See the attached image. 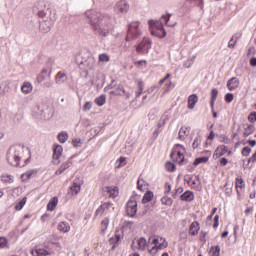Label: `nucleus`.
<instances>
[{"label": "nucleus", "mask_w": 256, "mask_h": 256, "mask_svg": "<svg viewBox=\"0 0 256 256\" xmlns=\"http://www.w3.org/2000/svg\"><path fill=\"white\" fill-rule=\"evenodd\" d=\"M87 23L91 25L96 35L100 37H107L110 31L115 29L113 24V17L107 13L98 12L95 10H87L85 13Z\"/></svg>", "instance_id": "1"}, {"label": "nucleus", "mask_w": 256, "mask_h": 256, "mask_svg": "<svg viewBox=\"0 0 256 256\" xmlns=\"http://www.w3.org/2000/svg\"><path fill=\"white\" fill-rule=\"evenodd\" d=\"M23 153H25V147L21 144L11 146L7 151V161L12 167H25L31 162V151H29V157L25 159L24 164H19V161L23 159Z\"/></svg>", "instance_id": "2"}, {"label": "nucleus", "mask_w": 256, "mask_h": 256, "mask_svg": "<svg viewBox=\"0 0 256 256\" xmlns=\"http://www.w3.org/2000/svg\"><path fill=\"white\" fill-rule=\"evenodd\" d=\"M170 19L171 14H167L162 15L161 21L149 20L148 25L151 35H153L154 37H158L159 39H164V37H167V31L165 30V27H163V23L167 27H174V25L169 24Z\"/></svg>", "instance_id": "3"}, {"label": "nucleus", "mask_w": 256, "mask_h": 256, "mask_svg": "<svg viewBox=\"0 0 256 256\" xmlns=\"http://www.w3.org/2000/svg\"><path fill=\"white\" fill-rule=\"evenodd\" d=\"M32 115L35 119L47 121L53 117V108L48 103H39L33 107Z\"/></svg>", "instance_id": "4"}, {"label": "nucleus", "mask_w": 256, "mask_h": 256, "mask_svg": "<svg viewBox=\"0 0 256 256\" xmlns=\"http://www.w3.org/2000/svg\"><path fill=\"white\" fill-rule=\"evenodd\" d=\"M33 13H34V15H38V17H40V19H45L48 21H52L54 23L57 19L55 17V10L45 7V2H38L33 7Z\"/></svg>", "instance_id": "5"}, {"label": "nucleus", "mask_w": 256, "mask_h": 256, "mask_svg": "<svg viewBox=\"0 0 256 256\" xmlns=\"http://www.w3.org/2000/svg\"><path fill=\"white\" fill-rule=\"evenodd\" d=\"M183 153H185V146L181 144H175L170 153V158L180 166L187 164L189 163V160L185 159V154Z\"/></svg>", "instance_id": "6"}, {"label": "nucleus", "mask_w": 256, "mask_h": 256, "mask_svg": "<svg viewBox=\"0 0 256 256\" xmlns=\"http://www.w3.org/2000/svg\"><path fill=\"white\" fill-rule=\"evenodd\" d=\"M141 37V30L139 29V22H132L128 25V30L126 34L125 41L129 43V41H135V39H139Z\"/></svg>", "instance_id": "7"}, {"label": "nucleus", "mask_w": 256, "mask_h": 256, "mask_svg": "<svg viewBox=\"0 0 256 256\" xmlns=\"http://www.w3.org/2000/svg\"><path fill=\"white\" fill-rule=\"evenodd\" d=\"M151 45H153L151 39L144 37L143 40L135 46L136 53L139 55H147V53H149V49H151Z\"/></svg>", "instance_id": "8"}, {"label": "nucleus", "mask_w": 256, "mask_h": 256, "mask_svg": "<svg viewBox=\"0 0 256 256\" xmlns=\"http://www.w3.org/2000/svg\"><path fill=\"white\" fill-rule=\"evenodd\" d=\"M133 197H138L136 192H133V196L127 203L126 213L128 217H135L137 215V200H134Z\"/></svg>", "instance_id": "9"}, {"label": "nucleus", "mask_w": 256, "mask_h": 256, "mask_svg": "<svg viewBox=\"0 0 256 256\" xmlns=\"http://www.w3.org/2000/svg\"><path fill=\"white\" fill-rule=\"evenodd\" d=\"M114 11L115 13H117L119 15V13L121 14H125L129 11V4L127 3L126 0H120L114 7Z\"/></svg>", "instance_id": "10"}, {"label": "nucleus", "mask_w": 256, "mask_h": 256, "mask_svg": "<svg viewBox=\"0 0 256 256\" xmlns=\"http://www.w3.org/2000/svg\"><path fill=\"white\" fill-rule=\"evenodd\" d=\"M160 241H162V242H158L157 246H153L152 249L149 250V253L151 255H155L157 253V251H161V249H167L168 243L165 240V238L160 237Z\"/></svg>", "instance_id": "11"}, {"label": "nucleus", "mask_w": 256, "mask_h": 256, "mask_svg": "<svg viewBox=\"0 0 256 256\" xmlns=\"http://www.w3.org/2000/svg\"><path fill=\"white\" fill-rule=\"evenodd\" d=\"M37 173H39V170L37 169H31L26 171L20 176V179L23 183H27L29 179H33V177H37Z\"/></svg>", "instance_id": "12"}, {"label": "nucleus", "mask_w": 256, "mask_h": 256, "mask_svg": "<svg viewBox=\"0 0 256 256\" xmlns=\"http://www.w3.org/2000/svg\"><path fill=\"white\" fill-rule=\"evenodd\" d=\"M53 23L50 20H45L43 18V21L40 22L39 29L42 31V33H49L51 31V27H53Z\"/></svg>", "instance_id": "13"}, {"label": "nucleus", "mask_w": 256, "mask_h": 256, "mask_svg": "<svg viewBox=\"0 0 256 256\" xmlns=\"http://www.w3.org/2000/svg\"><path fill=\"white\" fill-rule=\"evenodd\" d=\"M61 155H63V146L59 145V144H54L53 145V159L55 161H59V159H61Z\"/></svg>", "instance_id": "14"}, {"label": "nucleus", "mask_w": 256, "mask_h": 256, "mask_svg": "<svg viewBox=\"0 0 256 256\" xmlns=\"http://www.w3.org/2000/svg\"><path fill=\"white\" fill-rule=\"evenodd\" d=\"M227 89L230 91H235L239 87V79L237 77H232L227 81Z\"/></svg>", "instance_id": "15"}, {"label": "nucleus", "mask_w": 256, "mask_h": 256, "mask_svg": "<svg viewBox=\"0 0 256 256\" xmlns=\"http://www.w3.org/2000/svg\"><path fill=\"white\" fill-rule=\"evenodd\" d=\"M195 199V194L193 191L187 190L180 196L181 201H185L186 203H191Z\"/></svg>", "instance_id": "16"}, {"label": "nucleus", "mask_w": 256, "mask_h": 256, "mask_svg": "<svg viewBox=\"0 0 256 256\" xmlns=\"http://www.w3.org/2000/svg\"><path fill=\"white\" fill-rule=\"evenodd\" d=\"M199 229H201V226H199V222L194 221L190 224L188 233L192 237H195V235H198Z\"/></svg>", "instance_id": "17"}, {"label": "nucleus", "mask_w": 256, "mask_h": 256, "mask_svg": "<svg viewBox=\"0 0 256 256\" xmlns=\"http://www.w3.org/2000/svg\"><path fill=\"white\" fill-rule=\"evenodd\" d=\"M228 151H229V148H227L226 145H220L214 151V157L219 159V157H223V155H225V153H227Z\"/></svg>", "instance_id": "18"}, {"label": "nucleus", "mask_w": 256, "mask_h": 256, "mask_svg": "<svg viewBox=\"0 0 256 256\" xmlns=\"http://www.w3.org/2000/svg\"><path fill=\"white\" fill-rule=\"evenodd\" d=\"M110 97H117V96H121V95H125V88L119 84L115 90H112L109 92Z\"/></svg>", "instance_id": "19"}, {"label": "nucleus", "mask_w": 256, "mask_h": 256, "mask_svg": "<svg viewBox=\"0 0 256 256\" xmlns=\"http://www.w3.org/2000/svg\"><path fill=\"white\" fill-rule=\"evenodd\" d=\"M191 5H197V7H200V9H203L204 3H203V0H186V1L184 2L183 7H184L185 9H187V8H189Z\"/></svg>", "instance_id": "20"}, {"label": "nucleus", "mask_w": 256, "mask_h": 256, "mask_svg": "<svg viewBox=\"0 0 256 256\" xmlns=\"http://www.w3.org/2000/svg\"><path fill=\"white\" fill-rule=\"evenodd\" d=\"M95 69V58L89 56L88 58H84L83 68L85 69Z\"/></svg>", "instance_id": "21"}, {"label": "nucleus", "mask_w": 256, "mask_h": 256, "mask_svg": "<svg viewBox=\"0 0 256 256\" xmlns=\"http://www.w3.org/2000/svg\"><path fill=\"white\" fill-rule=\"evenodd\" d=\"M197 101H199V96H197V94H191L188 97V109H195V105H197Z\"/></svg>", "instance_id": "22"}, {"label": "nucleus", "mask_w": 256, "mask_h": 256, "mask_svg": "<svg viewBox=\"0 0 256 256\" xmlns=\"http://www.w3.org/2000/svg\"><path fill=\"white\" fill-rule=\"evenodd\" d=\"M241 33L237 32L236 34H234L231 39L228 42V48L229 49H233L235 47V45H237V41H239V39H241Z\"/></svg>", "instance_id": "23"}, {"label": "nucleus", "mask_w": 256, "mask_h": 256, "mask_svg": "<svg viewBox=\"0 0 256 256\" xmlns=\"http://www.w3.org/2000/svg\"><path fill=\"white\" fill-rule=\"evenodd\" d=\"M73 165V162H71L70 160L64 162L60 168L58 170H56L55 175H61L63 172L67 171V169H69V167H71Z\"/></svg>", "instance_id": "24"}, {"label": "nucleus", "mask_w": 256, "mask_h": 256, "mask_svg": "<svg viewBox=\"0 0 256 256\" xmlns=\"http://www.w3.org/2000/svg\"><path fill=\"white\" fill-rule=\"evenodd\" d=\"M211 98H210V107L211 109H213L215 107V101H217V97L219 95V90H217V88H213L211 90Z\"/></svg>", "instance_id": "25"}, {"label": "nucleus", "mask_w": 256, "mask_h": 256, "mask_svg": "<svg viewBox=\"0 0 256 256\" xmlns=\"http://www.w3.org/2000/svg\"><path fill=\"white\" fill-rule=\"evenodd\" d=\"M57 203H59V198H57L56 196L51 198L47 204V211H55Z\"/></svg>", "instance_id": "26"}, {"label": "nucleus", "mask_w": 256, "mask_h": 256, "mask_svg": "<svg viewBox=\"0 0 256 256\" xmlns=\"http://www.w3.org/2000/svg\"><path fill=\"white\" fill-rule=\"evenodd\" d=\"M106 193H109L110 197H117L119 193V187L117 186H107L105 187Z\"/></svg>", "instance_id": "27"}, {"label": "nucleus", "mask_w": 256, "mask_h": 256, "mask_svg": "<svg viewBox=\"0 0 256 256\" xmlns=\"http://www.w3.org/2000/svg\"><path fill=\"white\" fill-rule=\"evenodd\" d=\"M33 256H47V255H51V252H49L47 249H35L31 251Z\"/></svg>", "instance_id": "28"}, {"label": "nucleus", "mask_w": 256, "mask_h": 256, "mask_svg": "<svg viewBox=\"0 0 256 256\" xmlns=\"http://www.w3.org/2000/svg\"><path fill=\"white\" fill-rule=\"evenodd\" d=\"M155 195L153 194V191L148 190L145 192L143 198H142V203L145 205V203H150V201H153V197Z\"/></svg>", "instance_id": "29"}, {"label": "nucleus", "mask_w": 256, "mask_h": 256, "mask_svg": "<svg viewBox=\"0 0 256 256\" xmlns=\"http://www.w3.org/2000/svg\"><path fill=\"white\" fill-rule=\"evenodd\" d=\"M58 231H61L62 233H69V231H71V226L67 222H60L58 224Z\"/></svg>", "instance_id": "30"}, {"label": "nucleus", "mask_w": 256, "mask_h": 256, "mask_svg": "<svg viewBox=\"0 0 256 256\" xmlns=\"http://www.w3.org/2000/svg\"><path fill=\"white\" fill-rule=\"evenodd\" d=\"M253 133H255V126L251 124H246L243 132L244 137H249V135H253Z\"/></svg>", "instance_id": "31"}, {"label": "nucleus", "mask_w": 256, "mask_h": 256, "mask_svg": "<svg viewBox=\"0 0 256 256\" xmlns=\"http://www.w3.org/2000/svg\"><path fill=\"white\" fill-rule=\"evenodd\" d=\"M111 205V202H105L101 204L100 207L96 210L95 215H103L105 209H109Z\"/></svg>", "instance_id": "32"}, {"label": "nucleus", "mask_w": 256, "mask_h": 256, "mask_svg": "<svg viewBox=\"0 0 256 256\" xmlns=\"http://www.w3.org/2000/svg\"><path fill=\"white\" fill-rule=\"evenodd\" d=\"M22 93H25V95H29L31 91H33V86L29 82H24L21 86Z\"/></svg>", "instance_id": "33"}, {"label": "nucleus", "mask_w": 256, "mask_h": 256, "mask_svg": "<svg viewBox=\"0 0 256 256\" xmlns=\"http://www.w3.org/2000/svg\"><path fill=\"white\" fill-rule=\"evenodd\" d=\"M94 102L96 103V105H98V107H103V105L107 103V96L105 94H102L97 97Z\"/></svg>", "instance_id": "34"}, {"label": "nucleus", "mask_w": 256, "mask_h": 256, "mask_svg": "<svg viewBox=\"0 0 256 256\" xmlns=\"http://www.w3.org/2000/svg\"><path fill=\"white\" fill-rule=\"evenodd\" d=\"M57 139L59 143H66L67 139H69V134L66 131H62L57 135Z\"/></svg>", "instance_id": "35"}, {"label": "nucleus", "mask_w": 256, "mask_h": 256, "mask_svg": "<svg viewBox=\"0 0 256 256\" xmlns=\"http://www.w3.org/2000/svg\"><path fill=\"white\" fill-rule=\"evenodd\" d=\"M243 187H245V182L242 180V178H236V191L238 197L241 195V190L239 189H243Z\"/></svg>", "instance_id": "36"}, {"label": "nucleus", "mask_w": 256, "mask_h": 256, "mask_svg": "<svg viewBox=\"0 0 256 256\" xmlns=\"http://www.w3.org/2000/svg\"><path fill=\"white\" fill-rule=\"evenodd\" d=\"M209 161V156L197 157L194 160V167L201 165V163H207Z\"/></svg>", "instance_id": "37"}, {"label": "nucleus", "mask_w": 256, "mask_h": 256, "mask_svg": "<svg viewBox=\"0 0 256 256\" xmlns=\"http://www.w3.org/2000/svg\"><path fill=\"white\" fill-rule=\"evenodd\" d=\"M84 61H85V58H83V56H81V53L76 54V56H75V63H76V65L79 66L80 69H85L83 67Z\"/></svg>", "instance_id": "38"}, {"label": "nucleus", "mask_w": 256, "mask_h": 256, "mask_svg": "<svg viewBox=\"0 0 256 256\" xmlns=\"http://www.w3.org/2000/svg\"><path fill=\"white\" fill-rule=\"evenodd\" d=\"M67 79V74H65L64 72H58V74L56 75V83L57 84H61V83H65V80Z\"/></svg>", "instance_id": "39"}, {"label": "nucleus", "mask_w": 256, "mask_h": 256, "mask_svg": "<svg viewBox=\"0 0 256 256\" xmlns=\"http://www.w3.org/2000/svg\"><path fill=\"white\" fill-rule=\"evenodd\" d=\"M123 235H124V230H121V228H116L114 239H116V241L121 243V239H123Z\"/></svg>", "instance_id": "40"}, {"label": "nucleus", "mask_w": 256, "mask_h": 256, "mask_svg": "<svg viewBox=\"0 0 256 256\" xmlns=\"http://www.w3.org/2000/svg\"><path fill=\"white\" fill-rule=\"evenodd\" d=\"M201 141H203V136H201V134H197L193 141L192 148L197 149L199 145H201Z\"/></svg>", "instance_id": "41"}, {"label": "nucleus", "mask_w": 256, "mask_h": 256, "mask_svg": "<svg viewBox=\"0 0 256 256\" xmlns=\"http://www.w3.org/2000/svg\"><path fill=\"white\" fill-rule=\"evenodd\" d=\"M25 203H27V197H24L19 202H17L14 209L16 211H21V209H23V207H25Z\"/></svg>", "instance_id": "42"}, {"label": "nucleus", "mask_w": 256, "mask_h": 256, "mask_svg": "<svg viewBox=\"0 0 256 256\" xmlns=\"http://www.w3.org/2000/svg\"><path fill=\"white\" fill-rule=\"evenodd\" d=\"M70 190L72 191V195H78L79 191H81V185H79L77 182H74L70 187Z\"/></svg>", "instance_id": "43"}, {"label": "nucleus", "mask_w": 256, "mask_h": 256, "mask_svg": "<svg viewBox=\"0 0 256 256\" xmlns=\"http://www.w3.org/2000/svg\"><path fill=\"white\" fill-rule=\"evenodd\" d=\"M162 205H167V207H171L173 205V199L168 196H164L161 198Z\"/></svg>", "instance_id": "44"}, {"label": "nucleus", "mask_w": 256, "mask_h": 256, "mask_svg": "<svg viewBox=\"0 0 256 256\" xmlns=\"http://www.w3.org/2000/svg\"><path fill=\"white\" fill-rule=\"evenodd\" d=\"M108 243L112 245L111 251H115V249L119 247V241H117L114 237L109 238Z\"/></svg>", "instance_id": "45"}, {"label": "nucleus", "mask_w": 256, "mask_h": 256, "mask_svg": "<svg viewBox=\"0 0 256 256\" xmlns=\"http://www.w3.org/2000/svg\"><path fill=\"white\" fill-rule=\"evenodd\" d=\"M109 227V218H104L101 222V233H105Z\"/></svg>", "instance_id": "46"}, {"label": "nucleus", "mask_w": 256, "mask_h": 256, "mask_svg": "<svg viewBox=\"0 0 256 256\" xmlns=\"http://www.w3.org/2000/svg\"><path fill=\"white\" fill-rule=\"evenodd\" d=\"M165 167L169 173H174V171L177 169V166H175V163L173 162H166Z\"/></svg>", "instance_id": "47"}, {"label": "nucleus", "mask_w": 256, "mask_h": 256, "mask_svg": "<svg viewBox=\"0 0 256 256\" xmlns=\"http://www.w3.org/2000/svg\"><path fill=\"white\" fill-rule=\"evenodd\" d=\"M212 256H220L221 255V247L219 245L211 247Z\"/></svg>", "instance_id": "48"}, {"label": "nucleus", "mask_w": 256, "mask_h": 256, "mask_svg": "<svg viewBox=\"0 0 256 256\" xmlns=\"http://www.w3.org/2000/svg\"><path fill=\"white\" fill-rule=\"evenodd\" d=\"M149 243H151V245H154V247H157L159 245V236H150Z\"/></svg>", "instance_id": "49"}, {"label": "nucleus", "mask_w": 256, "mask_h": 256, "mask_svg": "<svg viewBox=\"0 0 256 256\" xmlns=\"http://www.w3.org/2000/svg\"><path fill=\"white\" fill-rule=\"evenodd\" d=\"M146 246H147V239H145L144 237H141L140 239H138L139 249H145Z\"/></svg>", "instance_id": "50"}, {"label": "nucleus", "mask_w": 256, "mask_h": 256, "mask_svg": "<svg viewBox=\"0 0 256 256\" xmlns=\"http://www.w3.org/2000/svg\"><path fill=\"white\" fill-rule=\"evenodd\" d=\"M241 154L243 155V157H249V155H251V147L245 146L242 149Z\"/></svg>", "instance_id": "51"}, {"label": "nucleus", "mask_w": 256, "mask_h": 256, "mask_svg": "<svg viewBox=\"0 0 256 256\" xmlns=\"http://www.w3.org/2000/svg\"><path fill=\"white\" fill-rule=\"evenodd\" d=\"M233 99H235V96L233 95V93H227L225 94L224 96V101L226 103H232L233 102Z\"/></svg>", "instance_id": "52"}, {"label": "nucleus", "mask_w": 256, "mask_h": 256, "mask_svg": "<svg viewBox=\"0 0 256 256\" xmlns=\"http://www.w3.org/2000/svg\"><path fill=\"white\" fill-rule=\"evenodd\" d=\"M125 165H127V158L121 156L119 159H118V169L121 168V167H125Z\"/></svg>", "instance_id": "53"}, {"label": "nucleus", "mask_w": 256, "mask_h": 256, "mask_svg": "<svg viewBox=\"0 0 256 256\" xmlns=\"http://www.w3.org/2000/svg\"><path fill=\"white\" fill-rule=\"evenodd\" d=\"M73 147H81L83 145V141H81V138H75L72 140Z\"/></svg>", "instance_id": "54"}, {"label": "nucleus", "mask_w": 256, "mask_h": 256, "mask_svg": "<svg viewBox=\"0 0 256 256\" xmlns=\"http://www.w3.org/2000/svg\"><path fill=\"white\" fill-rule=\"evenodd\" d=\"M99 61L101 63H109V55L103 53L99 55Z\"/></svg>", "instance_id": "55"}, {"label": "nucleus", "mask_w": 256, "mask_h": 256, "mask_svg": "<svg viewBox=\"0 0 256 256\" xmlns=\"http://www.w3.org/2000/svg\"><path fill=\"white\" fill-rule=\"evenodd\" d=\"M1 181L3 183H13V176L12 175L2 176Z\"/></svg>", "instance_id": "56"}, {"label": "nucleus", "mask_w": 256, "mask_h": 256, "mask_svg": "<svg viewBox=\"0 0 256 256\" xmlns=\"http://www.w3.org/2000/svg\"><path fill=\"white\" fill-rule=\"evenodd\" d=\"M47 76H45V74H39L38 76H37V78H36V83L38 84V85H41L42 83H43V81H45V78H46Z\"/></svg>", "instance_id": "57"}, {"label": "nucleus", "mask_w": 256, "mask_h": 256, "mask_svg": "<svg viewBox=\"0 0 256 256\" xmlns=\"http://www.w3.org/2000/svg\"><path fill=\"white\" fill-rule=\"evenodd\" d=\"M248 121L250 123H255L256 122V112L253 111L248 115Z\"/></svg>", "instance_id": "58"}, {"label": "nucleus", "mask_w": 256, "mask_h": 256, "mask_svg": "<svg viewBox=\"0 0 256 256\" xmlns=\"http://www.w3.org/2000/svg\"><path fill=\"white\" fill-rule=\"evenodd\" d=\"M183 193V187H179L178 189H175L174 192H172L173 199H177V195Z\"/></svg>", "instance_id": "59"}, {"label": "nucleus", "mask_w": 256, "mask_h": 256, "mask_svg": "<svg viewBox=\"0 0 256 256\" xmlns=\"http://www.w3.org/2000/svg\"><path fill=\"white\" fill-rule=\"evenodd\" d=\"M184 181L187 183V185H191V182L193 181V175L186 174L184 176Z\"/></svg>", "instance_id": "60"}, {"label": "nucleus", "mask_w": 256, "mask_h": 256, "mask_svg": "<svg viewBox=\"0 0 256 256\" xmlns=\"http://www.w3.org/2000/svg\"><path fill=\"white\" fill-rule=\"evenodd\" d=\"M131 225H133V222H131V221H125L120 229H121L122 231H123V229H131Z\"/></svg>", "instance_id": "61"}, {"label": "nucleus", "mask_w": 256, "mask_h": 256, "mask_svg": "<svg viewBox=\"0 0 256 256\" xmlns=\"http://www.w3.org/2000/svg\"><path fill=\"white\" fill-rule=\"evenodd\" d=\"M4 247H7V238L0 237V248L4 249Z\"/></svg>", "instance_id": "62"}, {"label": "nucleus", "mask_w": 256, "mask_h": 256, "mask_svg": "<svg viewBox=\"0 0 256 256\" xmlns=\"http://www.w3.org/2000/svg\"><path fill=\"white\" fill-rule=\"evenodd\" d=\"M207 237V232H205V231H201L200 232V241L202 242V243H206V238Z\"/></svg>", "instance_id": "63"}, {"label": "nucleus", "mask_w": 256, "mask_h": 256, "mask_svg": "<svg viewBox=\"0 0 256 256\" xmlns=\"http://www.w3.org/2000/svg\"><path fill=\"white\" fill-rule=\"evenodd\" d=\"M91 107H93V104L91 102H86L83 106L84 111H91Z\"/></svg>", "instance_id": "64"}]
</instances>
